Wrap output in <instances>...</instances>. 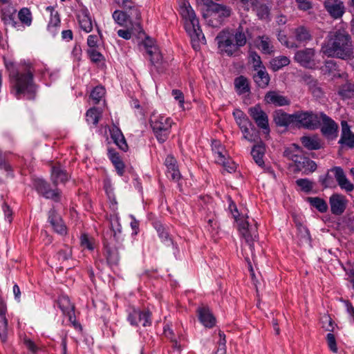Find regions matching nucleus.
<instances>
[{"instance_id":"35","label":"nucleus","mask_w":354,"mask_h":354,"mask_svg":"<svg viewBox=\"0 0 354 354\" xmlns=\"http://www.w3.org/2000/svg\"><path fill=\"white\" fill-rule=\"evenodd\" d=\"M265 146L263 144H258L254 145L252 149L251 155L256 162L259 167L264 166L263 156L265 154Z\"/></svg>"},{"instance_id":"54","label":"nucleus","mask_w":354,"mask_h":354,"mask_svg":"<svg viewBox=\"0 0 354 354\" xmlns=\"http://www.w3.org/2000/svg\"><path fill=\"white\" fill-rule=\"evenodd\" d=\"M292 147L295 149H292L291 148L290 149H287L284 151V156L289 160H292V162H294V160H295L297 157L300 155L299 154V152L300 151V147L294 144L292 145Z\"/></svg>"},{"instance_id":"63","label":"nucleus","mask_w":354,"mask_h":354,"mask_svg":"<svg viewBox=\"0 0 354 354\" xmlns=\"http://www.w3.org/2000/svg\"><path fill=\"white\" fill-rule=\"evenodd\" d=\"M310 90L314 97L321 98L323 96V91L322 88L316 84V82H314L313 84L310 86Z\"/></svg>"},{"instance_id":"62","label":"nucleus","mask_w":354,"mask_h":354,"mask_svg":"<svg viewBox=\"0 0 354 354\" xmlns=\"http://www.w3.org/2000/svg\"><path fill=\"white\" fill-rule=\"evenodd\" d=\"M91 59L94 62H100L103 57L102 55L95 49H91L88 51Z\"/></svg>"},{"instance_id":"61","label":"nucleus","mask_w":354,"mask_h":354,"mask_svg":"<svg viewBox=\"0 0 354 354\" xmlns=\"http://www.w3.org/2000/svg\"><path fill=\"white\" fill-rule=\"evenodd\" d=\"M81 240V245L84 248H87L88 250H93V246L91 241L88 239V237L86 234H84L81 236L80 238Z\"/></svg>"},{"instance_id":"51","label":"nucleus","mask_w":354,"mask_h":354,"mask_svg":"<svg viewBox=\"0 0 354 354\" xmlns=\"http://www.w3.org/2000/svg\"><path fill=\"white\" fill-rule=\"evenodd\" d=\"M148 55L150 56V61L154 66L161 63L162 56L157 47H151L148 50Z\"/></svg>"},{"instance_id":"21","label":"nucleus","mask_w":354,"mask_h":354,"mask_svg":"<svg viewBox=\"0 0 354 354\" xmlns=\"http://www.w3.org/2000/svg\"><path fill=\"white\" fill-rule=\"evenodd\" d=\"M48 221L56 232L60 234H65L66 233V225L61 216L54 209L48 212Z\"/></svg>"},{"instance_id":"49","label":"nucleus","mask_w":354,"mask_h":354,"mask_svg":"<svg viewBox=\"0 0 354 354\" xmlns=\"http://www.w3.org/2000/svg\"><path fill=\"white\" fill-rule=\"evenodd\" d=\"M46 10L49 11L50 14V19L48 25V28L58 26L60 24V18L58 12L55 10L54 8L52 6H48Z\"/></svg>"},{"instance_id":"43","label":"nucleus","mask_w":354,"mask_h":354,"mask_svg":"<svg viewBox=\"0 0 354 354\" xmlns=\"http://www.w3.org/2000/svg\"><path fill=\"white\" fill-rule=\"evenodd\" d=\"M112 17L114 21L120 26L128 27L129 24L130 25V20L122 10H115Z\"/></svg>"},{"instance_id":"9","label":"nucleus","mask_w":354,"mask_h":354,"mask_svg":"<svg viewBox=\"0 0 354 354\" xmlns=\"http://www.w3.org/2000/svg\"><path fill=\"white\" fill-rule=\"evenodd\" d=\"M319 113L299 111L294 113V124L308 129H315L319 126Z\"/></svg>"},{"instance_id":"14","label":"nucleus","mask_w":354,"mask_h":354,"mask_svg":"<svg viewBox=\"0 0 354 354\" xmlns=\"http://www.w3.org/2000/svg\"><path fill=\"white\" fill-rule=\"evenodd\" d=\"M315 51L314 48H307L297 50L294 56V59L301 66L305 68H313L315 66L314 57Z\"/></svg>"},{"instance_id":"55","label":"nucleus","mask_w":354,"mask_h":354,"mask_svg":"<svg viewBox=\"0 0 354 354\" xmlns=\"http://www.w3.org/2000/svg\"><path fill=\"white\" fill-rule=\"evenodd\" d=\"M296 184L305 192H309L313 187V183L307 178H300L296 180Z\"/></svg>"},{"instance_id":"46","label":"nucleus","mask_w":354,"mask_h":354,"mask_svg":"<svg viewBox=\"0 0 354 354\" xmlns=\"http://www.w3.org/2000/svg\"><path fill=\"white\" fill-rule=\"evenodd\" d=\"M334 174L330 171V169L324 176L319 177V181L324 188L334 187L336 186L334 180Z\"/></svg>"},{"instance_id":"53","label":"nucleus","mask_w":354,"mask_h":354,"mask_svg":"<svg viewBox=\"0 0 354 354\" xmlns=\"http://www.w3.org/2000/svg\"><path fill=\"white\" fill-rule=\"evenodd\" d=\"M18 17L21 23L30 26L32 22L31 12L27 8L21 9L19 12Z\"/></svg>"},{"instance_id":"28","label":"nucleus","mask_w":354,"mask_h":354,"mask_svg":"<svg viewBox=\"0 0 354 354\" xmlns=\"http://www.w3.org/2000/svg\"><path fill=\"white\" fill-rule=\"evenodd\" d=\"M274 121L277 126L287 127L294 124V113L288 114L282 110H278L274 112Z\"/></svg>"},{"instance_id":"22","label":"nucleus","mask_w":354,"mask_h":354,"mask_svg":"<svg viewBox=\"0 0 354 354\" xmlns=\"http://www.w3.org/2000/svg\"><path fill=\"white\" fill-rule=\"evenodd\" d=\"M342 134L339 143L349 148L354 147V133L350 129L346 121H342Z\"/></svg>"},{"instance_id":"60","label":"nucleus","mask_w":354,"mask_h":354,"mask_svg":"<svg viewBox=\"0 0 354 354\" xmlns=\"http://www.w3.org/2000/svg\"><path fill=\"white\" fill-rule=\"evenodd\" d=\"M59 256V260L66 261L70 259L72 256V252L70 248L66 250H61L57 253Z\"/></svg>"},{"instance_id":"30","label":"nucleus","mask_w":354,"mask_h":354,"mask_svg":"<svg viewBox=\"0 0 354 354\" xmlns=\"http://www.w3.org/2000/svg\"><path fill=\"white\" fill-rule=\"evenodd\" d=\"M104 255L106 256L107 263L111 266L118 265L120 257L117 248L115 246H110L106 242L104 243Z\"/></svg>"},{"instance_id":"31","label":"nucleus","mask_w":354,"mask_h":354,"mask_svg":"<svg viewBox=\"0 0 354 354\" xmlns=\"http://www.w3.org/2000/svg\"><path fill=\"white\" fill-rule=\"evenodd\" d=\"M201 323L206 328H211L216 323V319L209 308L203 305H201Z\"/></svg>"},{"instance_id":"58","label":"nucleus","mask_w":354,"mask_h":354,"mask_svg":"<svg viewBox=\"0 0 354 354\" xmlns=\"http://www.w3.org/2000/svg\"><path fill=\"white\" fill-rule=\"evenodd\" d=\"M23 343L26 348L32 353H36L39 350V346L35 342L28 338L26 335L23 338Z\"/></svg>"},{"instance_id":"36","label":"nucleus","mask_w":354,"mask_h":354,"mask_svg":"<svg viewBox=\"0 0 354 354\" xmlns=\"http://www.w3.org/2000/svg\"><path fill=\"white\" fill-rule=\"evenodd\" d=\"M108 154L110 160L113 164L118 174L122 176L124 171V164L121 160L119 154L114 149H109Z\"/></svg>"},{"instance_id":"59","label":"nucleus","mask_w":354,"mask_h":354,"mask_svg":"<svg viewBox=\"0 0 354 354\" xmlns=\"http://www.w3.org/2000/svg\"><path fill=\"white\" fill-rule=\"evenodd\" d=\"M279 40L281 44H283L288 48H297L298 45L294 41H290L288 40L286 35H279Z\"/></svg>"},{"instance_id":"38","label":"nucleus","mask_w":354,"mask_h":354,"mask_svg":"<svg viewBox=\"0 0 354 354\" xmlns=\"http://www.w3.org/2000/svg\"><path fill=\"white\" fill-rule=\"evenodd\" d=\"M301 142L304 147L309 150H317L322 147L319 139L317 136H303Z\"/></svg>"},{"instance_id":"19","label":"nucleus","mask_w":354,"mask_h":354,"mask_svg":"<svg viewBox=\"0 0 354 354\" xmlns=\"http://www.w3.org/2000/svg\"><path fill=\"white\" fill-rule=\"evenodd\" d=\"M330 171L334 174V177L341 189L346 190L347 192L353 190V184L348 180L343 169L340 167H335L330 169Z\"/></svg>"},{"instance_id":"40","label":"nucleus","mask_w":354,"mask_h":354,"mask_svg":"<svg viewBox=\"0 0 354 354\" xmlns=\"http://www.w3.org/2000/svg\"><path fill=\"white\" fill-rule=\"evenodd\" d=\"M234 87L236 91L239 95L248 93L250 91L248 80L243 75L237 77L234 80Z\"/></svg>"},{"instance_id":"10","label":"nucleus","mask_w":354,"mask_h":354,"mask_svg":"<svg viewBox=\"0 0 354 354\" xmlns=\"http://www.w3.org/2000/svg\"><path fill=\"white\" fill-rule=\"evenodd\" d=\"M121 8L130 20L131 30L138 32H142L141 12L138 6L133 1Z\"/></svg>"},{"instance_id":"8","label":"nucleus","mask_w":354,"mask_h":354,"mask_svg":"<svg viewBox=\"0 0 354 354\" xmlns=\"http://www.w3.org/2000/svg\"><path fill=\"white\" fill-rule=\"evenodd\" d=\"M57 304L63 314L68 316L67 324L71 325L75 330L82 331V324L76 319L74 315L75 306L71 304L68 297L60 296L57 299Z\"/></svg>"},{"instance_id":"48","label":"nucleus","mask_w":354,"mask_h":354,"mask_svg":"<svg viewBox=\"0 0 354 354\" xmlns=\"http://www.w3.org/2000/svg\"><path fill=\"white\" fill-rule=\"evenodd\" d=\"M303 160L304 161H302V164H301V166L302 167H301V169H298L297 170L302 171L305 174L311 173L315 171L317 165L313 160L306 157H304Z\"/></svg>"},{"instance_id":"57","label":"nucleus","mask_w":354,"mask_h":354,"mask_svg":"<svg viewBox=\"0 0 354 354\" xmlns=\"http://www.w3.org/2000/svg\"><path fill=\"white\" fill-rule=\"evenodd\" d=\"M326 342L330 351L334 353H337L338 348L337 346L336 338L334 335V333H328L326 337Z\"/></svg>"},{"instance_id":"5","label":"nucleus","mask_w":354,"mask_h":354,"mask_svg":"<svg viewBox=\"0 0 354 354\" xmlns=\"http://www.w3.org/2000/svg\"><path fill=\"white\" fill-rule=\"evenodd\" d=\"M207 7V12L203 13L205 19L209 18L207 20L208 24L212 27L219 26L222 21L231 15V9L225 6L214 3L212 0H201Z\"/></svg>"},{"instance_id":"41","label":"nucleus","mask_w":354,"mask_h":354,"mask_svg":"<svg viewBox=\"0 0 354 354\" xmlns=\"http://www.w3.org/2000/svg\"><path fill=\"white\" fill-rule=\"evenodd\" d=\"M290 64V59L286 56H279L270 61V67L274 71H277Z\"/></svg>"},{"instance_id":"64","label":"nucleus","mask_w":354,"mask_h":354,"mask_svg":"<svg viewBox=\"0 0 354 354\" xmlns=\"http://www.w3.org/2000/svg\"><path fill=\"white\" fill-rule=\"evenodd\" d=\"M98 37L95 35H91L88 37L87 44L90 48H94L97 47Z\"/></svg>"},{"instance_id":"25","label":"nucleus","mask_w":354,"mask_h":354,"mask_svg":"<svg viewBox=\"0 0 354 354\" xmlns=\"http://www.w3.org/2000/svg\"><path fill=\"white\" fill-rule=\"evenodd\" d=\"M68 178V174L60 165H55L52 167L51 180L55 186H57L59 183H66Z\"/></svg>"},{"instance_id":"47","label":"nucleus","mask_w":354,"mask_h":354,"mask_svg":"<svg viewBox=\"0 0 354 354\" xmlns=\"http://www.w3.org/2000/svg\"><path fill=\"white\" fill-rule=\"evenodd\" d=\"M233 116L239 127L244 124H252L247 115L240 109H235L233 111Z\"/></svg>"},{"instance_id":"27","label":"nucleus","mask_w":354,"mask_h":354,"mask_svg":"<svg viewBox=\"0 0 354 354\" xmlns=\"http://www.w3.org/2000/svg\"><path fill=\"white\" fill-rule=\"evenodd\" d=\"M16 10L10 6H7L1 10V19L6 25H10L12 27L18 28L21 26L19 22L15 20Z\"/></svg>"},{"instance_id":"13","label":"nucleus","mask_w":354,"mask_h":354,"mask_svg":"<svg viewBox=\"0 0 354 354\" xmlns=\"http://www.w3.org/2000/svg\"><path fill=\"white\" fill-rule=\"evenodd\" d=\"M322 125V133L328 138H333L337 136L338 125L337 124L322 112H319V125Z\"/></svg>"},{"instance_id":"56","label":"nucleus","mask_w":354,"mask_h":354,"mask_svg":"<svg viewBox=\"0 0 354 354\" xmlns=\"http://www.w3.org/2000/svg\"><path fill=\"white\" fill-rule=\"evenodd\" d=\"M323 328L326 332H333L335 328V324L328 315H324L322 317Z\"/></svg>"},{"instance_id":"4","label":"nucleus","mask_w":354,"mask_h":354,"mask_svg":"<svg viewBox=\"0 0 354 354\" xmlns=\"http://www.w3.org/2000/svg\"><path fill=\"white\" fill-rule=\"evenodd\" d=\"M180 15L184 19L185 30L190 38V42L195 51L199 50V35L197 32L199 30V19L189 3L185 2L180 7Z\"/></svg>"},{"instance_id":"32","label":"nucleus","mask_w":354,"mask_h":354,"mask_svg":"<svg viewBox=\"0 0 354 354\" xmlns=\"http://www.w3.org/2000/svg\"><path fill=\"white\" fill-rule=\"evenodd\" d=\"M111 137L116 145L122 151H127L128 145L122 131L116 127L110 130Z\"/></svg>"},{"instance_id":"15","label":"nucleus","mask_w":354,"mask_h":354,"mask_svg":"<svg viewBox=\"0 0 354 354\" xmlns=\"http://www.w3.org/2000/svg\"><path fill=\"white\" fill-rule=\"evenodd\" d=\"M329 204L331 213L339 216L344 213L347 205V200L344 196L339 194H333L329 198Z\"/></svg>"},{"instance_id":"1","label":"nucleus","mask_w":354,"mask_h":354,"mask_svg":"<svg viewBox=\"0 0 354 354\" xmlns=\"http://www.w3.org/2000/svg\"><path fill=\"white\" fill-rule=\"evenodd\" d=\"M5 66L8 71L10 84V92L17 99L26 97L34 100L37 85L34 81L35 68L30 63L21 62L15 64L6 62Z\"/></svg>"},{"instance_id":"16","label":"nucleus","mask_w":354,"mask_h":354,"mask_svg":"<svg viewBox=\"0 0 354 354\" xmlns=\"http://www.w3.org/2000/svg\"><path fill=\"white\" fill-rule=\"evenodd\" d=\"M128 320L133 326H146L151 324V313L148 310H133L128 316Z\"/></svg>"},{"instance_id":"44","label":"nucleus","mask_w":354,"mask_h":354,"mask_svg":"<svg viewBox=\"0 0 354 354\" xmlns=\"http://www.w3.org/2000/svg\"><path fill=\"white\" fill-rule=\"evenodd\" d=\"M248 62L252 64L254 71L265 67L262 63L261 57L255 51H249Z\"/></svg>"},{"instance_id":"11","label":"nucleus","mask_w":354,"mask_h":354,"mask_svg":"<svg viewBox=\"0 0 354 354\" xmlns=\"http://www.w3.org/2000/svg\"><path fill=\"white\" fill-rule=\"evenodd\" d=\"M33 187L40 195L46 198L52 199L59 202L61 197V192L58 189H52L50 185L42 178L33 179Z\"/></svg>"},{"instance_id":"34","label":"nucleus","mask_w":354,"mask_h":354,"mask_svg":"<svg viewBox=\"0 0 354 354\" xmlns=\"http://www.w3.org/2000/svg\"><path fill=\"white\" fill-rule=\"evenodd\" d=\"M171 343L173 348L181 351L185 346V336L182 333H163Z\"/></svg>"},{"instance_id":"45","label":"nucleus","mask_w":354,"mask_h":354,"mask_svg":"<svg viewBox=\"0 0 354 354\" xmlns=\"http://www.w3.org/2000/svg\"><path fill=\"white\" fill-rule=\"evenodd\" d=\"M101 116L100 111L95 107L89 109L86 113V121L96 125Z\"/></svg>"},{"instance_id":"24","label":"nucleus","mask_w":354,"mask_h":354,"mask_svg":"<svg viewBox=\"0 0 354 354\" xmlns=\"http://www.w3.org/2000/svg\"><path fill=\"white\" fill-rule=\"evenodd\" d=\"M264 100L266 103L273 104L276 106L290 104V100L288 99L275 91L268 92L265 95Z\"/></svg>"},{"instance_id":"20","label":"nucleus","mask_w":354,"mask_h":354,"mask_svg":"<svg viewBox=\"0 0 354 354\" xmlns=\"http://www.w3.org/2000/svg\"><path fill=\"white\" fill-rule=\"evenodd\" d=\"M245 21H242L238 28L236 30L235 33H233V39H234V46L237 53L239 51L240 48L244 46L247 43L246 32H248V28H245Z\"/></svg>"},{"instance_id":"6","label":"nucleus","mask_w":354,"mask_h":354,"mask_svg":"<svg viewBox=\"0 0 354 354\" xmlns=\"http://www.w3.org/2000/svg\"><path fill=\"white\" fill-rule=\"evenodd\" d=\"M173 121L164 115H153L150 119L153 132L160 143L165 142L171 133Z\"/></svg>"},{"instance_id":"12","label":"nucleus","mask_w":354,"mask_h":354,"mask_svg":"<svg viewBox=\"0 0 354 354\" xmlns=\"http://www.w3.org/2000/svg\"><path fill=\"white\" fill-rule=\"evenodd\" d=\"M248 113L258 127L265 130L266 133H269L268 117L259 104L249 108Z\"/></svg>"},{"instance_id":"42","label":"nucleus","mask_w":354,"mask_h":354,"mask_svg":"<svg viewBox=\"0 0 354 354\" xmlns=\"http://www.w3.org/2000/svg\"><path fill=\"white\" fill-rule=\"evenodd\" d=\"M307 201L310 204L322 213L326 212L328 210V205L326 202L319 197H309Z\"/></svg>"},{"instance_id":"7","label":"nucleus","mask_w":354,"mask_h":354,"mask_svg":"<svg viewBox=\"0 0 354 354\" xmlns=\"http://www.w3.org/2000/svg\"><path fill=\"white\" fill-rule=\"evenodd\" d=\"M218 49L221 54L232 57L237 54L233 41V33L228 29L221 30L216 37Z\"/></svg>"},{"instance_id":"3","label":"nucleus","mask_w":354,"mask_h":354,"mask_svg":"<svg viewBox=\"0 0 354 354\" xmlns=\"http://www.w3.org/2000/svg\"><path fill=\"white\" fill-rule=\"evenodd\" d=\"M229 209L232 212L233 217L238 222L239 230L244 238L245 242L249 245L252 252L254 250V242L258 239L259 234L257 231V223L253 218H237L239 216L236 205L233 202L229 205Z\"/></svg>"},{"instance_id":"29","label":"nucleus","mask_w":354,"mask_h":354,"mask_svg":"<svg viewBox=\"0 0 354 354\" xmlns=\"http://www.w3.org/2000/svg\"><path fill=\"white\" fill-rule=\"evenodd\" d=\"M255 71L256 73L253 75L254 82L261 88H266L269 85L270 77L266 67H261V69Z\"/></svg>"},{"instance_id":"17","label":"nucleus","mask_w":354,"mask_h":354,"mask_svg":"<svg viewBox=\"0 0 354 354\" xmlns=\"http://www.w3.org/2000/svg\"><path fill=\"white\" fill-rule=\"evenodd\" d=\"M243 6L245 10H249L250 9H252L254 10L260 19H266L268 17V7L259 0H248L243 3Z\"/></svg>"},{"instance_id":"18","label":"nucleus","mask_w":354,"mask_h":354,"mask_svg":"<svg viewBox=\"0 0 354 354\" xmlns=\"http://www.w3.org/2000/svg\"><path fill=\"white\" fill-rule=\"evenodd\" d=\"M324 5L327 12L334 19L342 17L344 13L345 7L341 0H326Z\"/></svg>"},{"instance_id":"52","label":"nucleus","mask_w":354,"mask_h":354,"mask_svg":"<svg viewBox=\"0 0 354 354\" xmlns=\"http://www.w3.org/2000/svg\"><path fill=\"white\" fill-rule=\"evenodd\" d=\"M105 94V89L104 87L101 86H97L95 87L91 93L90 97L93 101L95 104H97L100 102L101 99L104 97Z\"/></svg>"},{"instance_id":"37","label":"nucleus","mask_w":354,"mask_h":354,"mask_svg":"<svg viewBox=\"0 0 354 354\" xmlns=\"http://www.w3.org/2000/svg\"><path fill=\"white\" fill-rule=\"evenodd\" d=\"M294 35L297 41L301 44H307L312 39L310 31L304 26H299L294 30Z\"/></svg>"},{"instance_id":"23","label":"nucleus","mask_w":354,"mask_h":354,"mask_svg":"<svg viewBox=\"0 0 354 354\" xmlns=\"http://www.w3.org/2000/svg\"><path fill=\"white\" fill-rule=\"evenodd\" d=\"M177 162L172 156H167L165 164L167 167V176L174 181H178L181 176L176 165Z\"/></svg>"},{"instance_id":"50","label":"nucleus","mask_w":354,"mask_h":354,"mask_svg":"<svg viewBox=\"0 0 354 354\" xmlns=\"http://www.w3.org/2000/svg\"><path fill=\"white\" fill-rule=\"evenodd\" d=\"M338 93L343 98H351L354 95V84L346 83L339 90Z\"/></svg>"},{"instance_id":"2","label":"nucleus","mask_w":354,"mask_h":354,"mask_svg":"<svg viewBox=\"0 0 354 354\" xmlns=\"http://www.w3.org/2000/svg\"><path fill=\"white\" fill-rule=\"evenodd\" d=\"M322 51L328 57L351 59L353 57V48L350 35L342 30L330 32L322 46Z\"/></svg>"},{"instance_id":"26","label":"nucleus","mask_w":354,"mask_h":354,"mask_svg":"<svg viewBox=\"0 0 354 354\" xmlns=\"http://www.w3.org/2000/svg\"><path fill=\"white\" fill-rule=\"evenodd\" d=\"M80 28L86 32H90L93 30V23L88 10L82 9L77 15Z\"/></svg>"},{"instance_id":"39","label":"nucleus","mask_w":354,"mask_h":354,"mask_svg":"<svg viewBox=\"0 0 354 354\" xmlns=\"http://www.w3.org/2000/svg\"><path fill=\"white\" fill-rule=\"evenodd\" d=\"M257 48L261 50L264 54H270L273 52V46L271 44V41L268 36L263 35L259 36L257 39Z\"/></svg>"},{"instance_id":"33","label":"nucleus","mask_w":354,"mask_h":354,"mask_svg":"<svg viewBox=\"0 0 354 354\" xmlns=\"http://www.w3.org/2000/svg\"><path fill=\"white\" fill-rule=\"evenodd\" d=\"M212 151L216 155V162L222 165L226 166L225 151L221 142L218 140H214L212 142Z\"/></svg>"}]
</instances>
